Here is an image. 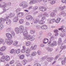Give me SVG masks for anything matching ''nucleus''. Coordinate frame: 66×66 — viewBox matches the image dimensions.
<instances>
[{"label":"nucleus","instance_id":"1","mask_svg":"<svg viewBox=\"0 0 66 66\" xmlns=\"http://www.w3.org/2000/svg\"><path fill=\"white\" fill-rule=\"evenodd\" d=\"M19 28H19L18 27H15L14 28V30L16 34H19L20 32V33L23 32V35L24 36V39H26L27 40H29L30 41H33L35 40V38L32 36L30 35H28L27 36L28 31L27 30L24 29V27L22 26H19Z\"/></svg>","mask_w":66,"mask_h":66},{"label":"nucleus","instance_id":"2","mask_svg":"<svg viewBox=\"0 0 66 66\" xmlns=\"http://www.w3.org/2000/svg\"><path fill=\"white\" fill-rule=\"evenodd\" d=\"M9 19V17H7L6 18L4 19L1 18L0 19V25H2L4 23V21H5L6 20H7Z\"/></svg>","mask_w":66,"mask_h":66},{"label":"nucleus","instance_id":"3","mask_svg":"<svg viewBox=\"0 0 66 66\" xmlns=\"http://www.w3.org/2000/svg\"><path fill=\"white\" fill-rule=\"evenodd\" d=\"M4 4V5H3L2 6V9H3V10L4 11L1 13V14H2V13H4V12L6 11V9H5V8L6 7V5H7V4H9V3H5Z\"/></svg>","mask_w":66,"mask_h":66},{"label":"nucleus","instance_id":"4","mask_svg":"<svg viewBox=\"0 0 66 66\" xmlns=\"http://www.w3.org/2000/svg\"><path fill=\"white\" fill-rule=\"evenodd\" d=\"M5 42L7 45H11L13 44V40H10L8 39H6Z\"/></svg>","mask_w":66,"mask_h":66},{"label":"nucleus","instance_id":"5","mask_svg":"<svg viewBox=\"0 0 66 66\" xmlns=\"http://www.w3.org/2000/svg\"><path fill=\"white\" fill-rule=\"evenodd\" d=\"M20 6H23V8H26L28 7V5H27V3L25 2H23L20 4Z\"/></svg>","mask_w":66,"mask_h":66},{"label":"nucleus","instance_id":"6","mask_svg":"<svg viewBox=\"0 0 66 66\" xmlns=\"http://www.w3.org/2000/svg\"><path fill=\"white\" fill-rule=\"evenodd\" d=\"M6 36L9 39H12V38H13V37L12 36V35H11L9 33H7L6 34Z\"/></svg>","mask_w":66,"mask_h":66},{"label":"nucleus","instance_id":"7","mask_svg":"<svg viewBox=\"0 0 66 66\" xmlns=\"http://www.w3.org/2000/svg\"><path fill=\"white\" fill-rule=\"evenodd\" d=\"M57 45V42L55 41H53L52 43L50 44V46L52 47Z\"/></svg>","mask_w":66,"mask_h":66},{"label":"nucleus","instance_id":"8","mask_svg":"<svg viewBox=\"0 0 66 66\" xmlns=\"http://www.w3.org/2000/svg\"><path fill=\"white\" fill-rule=\"evenodd\" d=\"M6 49V47L5 46H3L0 48V51L3 52L5 51Z\"/></svg>","mask_w":66,"mask_h":66},{"label":"nucleus","instance_id":"9","mask_svg":"<svg viewBox=\"0 0 66 66\" xmlns=\"http://www.w3.org/2000/svg\"><path fill=\"white\" fill-rule=\"evenodd\" d=\"M37 2L38 1L37 0V1L36 0H33L30 1L29 2V4H35V3H37Z\"/></svg>","mask_w":66,"mask_h":66},{"label":"nucleus","instance_id":"10","mask_svg":"<svg viewBox=\"0 0 66 66\" xmlns=\"http://www.w3.org/2000/svg\"><path fill=\"white\" fill-rule=\"evenodd\" d=\"M5 60V56H3L1 59V62H4Z\"/></svg>","mask_w":66,"mask_h":66},{"label":"nucleus","instance_id":"11","mask_svg":"<svg viewBox=\"0 0 66 66\" xmlns=\"http://www.w3.org/2000/svg\"><path fill=\"white\" fill-rule=\"evenodd\" d=\"M39 10H40V11H43V12H44L46 10V9H44V7L43 6H40L39 8Z\"/></svg>","mask_w":66,"mask_h":66},{"label":"nucleus","instance_id":"12","mask_svg":"<svg viewBox=\"0 0 66 66\" xmlns=\"http://www.w3.org/2000/svg\"><path fill=\"white\" fill-rule=\"evenodd\" d=\"M53 58L52 57H48L47 58V60L48 62H50L51 61L53 60Z\"/></svg>","mask_w":66,"mask_h":66},{"label":"nucleus","instance_id":"13","mask_svg":"<svg viewBox=\"0 0 66 66\" xmlns=\"http://www.w3.org/2000/svg\"><path fill=\"white\" fill-rule=\"evenodd\" d=\"M37 48V45H35L34 46H31V49L32 50H35V49Z\"/></svg>","mask_w":66,"mask_h":66},{"label":"nucleus","instance_id":"14","mask_svg":"<svg viewBox=\"0 0 66 66\" xmlns=\"http://www.w3.org/2000/svg\"><path fill=\"white\" fill-rule=\"evenodd\" d=\"M26 19L28 20H31L32 19L34 20V19L32 17H26Z\"/></svg>","mask_w":66,"mask_h":66},{"label":"nucleus","instance_id":"15","mask_svg":"<svg viewBox=\"0 0 66 66\" xmlns=\"http://www.w3.org/2000/svg\"><path fill=\"white\" fill-rule=\"evenodd\" d=\"M44 15L45 16H45L46 17H47V16H48V14L47 13H44V15H43V14H40L38 16V17H42L43 16H44Z\"/></svg>","mask_w":66,"mask_h":66},{"label":"nucleus","instance_id":"16","mask_svg":"<svg viewBox=\"0 0 66 66\" xmlns=\"http://www.w3.org/2000/svg\"><path fill=\"white\" fill-rule=\"evenodd\" d=\"M48 42V39L47 38H45L43 40V44H47Z\"/></svg>","mask_w":66,"mask_h":66},{"label":"nucleus","instance_id":"17","mask_svg":"<svg viewBox=\"0 0 66 66\" xmlns=\"http://www.w3.org/2000/svg\"><path fill=\"white\" fill-rule=\"evenodd\" d=\"M18 17H15L13 19V21L14 22H16L18 21Z\"/></svg>","mask_w":66,"mask_h":66},{"label":"nucleus","instance_id":"18","mask_svg":"<svg viewBox=\"0 0 66 66\" xmlns=\"http://www.w3.org/2000/svg\"><path fill=\"white\" fill-rule=\"evenodd\" d=\"M48 27L46 25H43L42 27L41 28L42 29H47Z\"/></svg>","mask_w":66,"mask_h":66},{"label":"nucleus","instance_id":"19","mask_svg":"<svg viewBox=\"0 0 66 66\" xmlns=\"http://www.w3.org/2000/svg\"><path fill=\"white\" fill-rule=\"evenodd\" d=\"M66 48V46L65 45H63V46H61L60 47V49H62L61 50V51H60V53H61V52L62 51V50H63V49H65Z\"/></svg>","mask_w":66,"mask_h":66},{"label":"nucleus","instance_id":"20","mask_svg":"<svg viewBox=\"0 0 66 66\" xmlns=\"http://www.w3.org/2000/svg\"><path fill=\"white\" fill-rule=\"evenodd\" d=\"M65 28V26H62L61 27V28L58 29V30H61V31H62L63 30V31H64V28Z\"/></svg>","mask_w":66,"mask_h":66},{"label":"nucleus","instance_id":"21","mask_svg":"<svg viewBox=\"0 0 66 66\" xmlns=\"http://www.w3.org/2000/svg\"><path fill=\"white\" fill-rule=\"evenodd\" d=\"M45 21H43V20H41L39 21L38 23L40 24H43L45 23Z\"/></svg>","mask_w":66,"mask_h":66},{"label":"nucleus","instance_id":"22","mask_svg":"<svg viewBox=\"0 0 66 66\" xmlns=\"http://www.w3.org/2000/svg\"><path fill=\"white\" fill-rule=\"evenodd\" d=\"M62 39H61V38H59V40L58 42V44L59 45H60V44L62 43Z\"/></svg>","mask_w":66,"mask_h":66},{"label":"nucleus","instance_id":"23","mask_svg":"<svg viewBox=\"0 0 66 66\" xmlns=\"http://www.w3.org/2000/svg\"><path fill=\"white\" fill-rule=\"evenodd\" d=\"M54 22H55V19H53L49 21V23H52Z\"/></svg>","mask_w":66,"mask_h":66},{"label":"nucleus","instance_id":"24","mask_svg":"<svg viewBox=\"0 0 66 66\" xmlns=\"http://www.w3.org/2000/svg\"><path fill=\"white\" fill-rule=\"evenodd\" d=\"M61 19L60 18H58L56 20H55V22H56V23H59Z\"/></svg>","mask_w":66,"mask_h":66},{"label":"nucleus","instance_id":"25","mask_svg":"<svg viewBox=\"0 0 66 66\" xmlns=\"http://www.w3.org/2000/svg\"><path fill=\"white\" fill-rule=\"evenodd\" d=\"M30 33L31 34H34L35 33V30L33 29H31L30 30Z\"/></svg>","mask_w":66,"mask_h":66},{"label":"nucleus","instance_id":"26","mask_svg":"<svg viewBox=\"0 0 66 66\" xmlns=\"http://www.w3.org/2000/svg\"><path fill=\"white\" fill-rule=\"evenodd\" d=\"M11 20H9L6 21V23L7 24L9 25L11 24Z\"/></svg>","mask_w":66,"mask_h":66},{"label":"nucleus","instance_id":"27","mask_svg":"<svg viewBox=\"0 0 66 66\" xmlns=\"http://www.w3.org/2000/svg\"><path fill=\"white\" fill-rule=\"evenodd\" d=\"M24 22V20H23V19H20L19 21V22L20 24H22V23H23Z\"/></svg>","mask_w":66,"mask_h":66},{"label":"nucleus","instance_id":"28","mask_svg":"<svg viewBox=\"0 0 66 66\" xmlns=\"http://www.w3.org/2000/svg\"><path fill=\"white\" fill-rule=\"evenodd\" d=\"M4 43V40L3 39L0 38V44Z\"/></svg>","mask_w":66,"mask_h":66},{"label":"nucleus","instance_id":"29","mask_svg":"<svg viewBox=\"0 0 66 66\" xmlns=\"http://www.w3.org/2000/svg\"><path fill=\"white\" fill-rule=\"evenodd\" d=\"M5 59L6 61H8L10 60V58L9 56L7 55L6 56V57H5Z\"/></svg>","mask_w":66,"mask_h":66},{"label":"nucleus","instance_id":"30","mask_svg":"<svg viewBox=\"0 0 66 66\" xmlns=\"http://www.w3.org/2000/svg\"><path fill=\"white\" fill-rule=\"evenodd\" d=\"M20 15H21L22 16H23L24 15V13L23 12H19L17 13V16H19Z\"/></svg>","mask_w":66,"mask_h":66},{"label":"nucleus","instance_id":"31","mask_svg":"<svg viewBox=\"0 0 66 66\" xmlns=\"http://www.w3.org/2000/svg\"><path fill=\"white\" fill-rule=\"evenodd\" d=\"M22 64L23 65H25L27 63V61L26 60H24L22 61Z\"/></svg>","mask_w":66,"mask_h":66},{"label":"nucleus","instance_id":"32","mask_svg":"<svg viewBox=\"0 0 66 66\" xmlns=\"http://www.w3.org/2000/svg\"><path fill=\"white\" fill-rule=\"evenodd\" d=\"M37 53L36 52H33L31 53V55L35 56L36 55Z\"/></svg>","mask_w":66,"mask_h":66},{"label":"nucleus","instance_id":"33","mask_svg":"<svg viewBox=\"0 0 66 66\" xmlns=\"http://www.w3.org/2000/svg\"><path fill=\"white\" fill-rule=\"evenodd\" d=\"M15 51L16 52V53L17 54H19V53H20V49H18L17 50H15Z\"/></svg>","mask_w":66,"mask_h":66},{"label":"nucleus","instance_id":"34","mask_svg":"<svg viewBox=\"0 0 66 66\" xmlns=\"http://www.w3.org/2000/svg\"><path fill=\"white\" fill-rule=\"evenodd\" d=\"M55 13L54 12H52L51 14V16L52 17H54L55 16Z\"/></svg>","mask_w":66,"mask_h":66},{"label":"nucleus","instance_id":"35","mask_svg":"<svg viewBox=\"0 0 66 66\" xmlns=\"http://www.w3.org/2000/svg\"><path fill=\"white\" fill-rule=\"evenodd\" d=\"M47 49L49 52H51L52 51V49L50 47H47Z\"/></svg>","mask_w":66,"mask_h":66},{"label":"nucleus","instance_id":"36","mask_svg":"<svg viewBox=\"0 0 66 66\" xmlns=\"http://www.w3.org/2000/svg\"><path fill=\"white\" fill-rule=\"evenodd\" d=\"M65 8V6H64L63 7L60 6V10H64Z\"/></svg>","mask_w":66,"mask_h":66},{"label":"nucleus","instance_id":"37","mask_svg":"<svg viewBox=\"0 0 66 66\" xmlns=\"http://www.w3.org/2000/svg\"><path fill=\"white\" fill-rule=\"evenodd\" d=\"M24 57V56L23 55H21L20 56V59L21 60L23 59Z\"/></svg>","mask_w":66,"mask_h":66},{"label":"nucleus","instance_id":"38","mask_svg":"<svg viewBox=\"0 0 66 66\" xmlns=\"http://www.w3.org/2000/svg\"><path fill=\"white\" fill-rule=\"evenodd\" d=\"M39 19L38 18H36L35 20V21H34V23H37L39 21Z\"/></svg>","mask_w":66,"mask_h":66},{"label":"nucleus","instance_id":"39","mask_svg":"<svg viewBox=\"0 0 66 66\" xmlns=\"http://www.w3.org/2000/svg\"><path fill=\"white\" fill-rule=\"evenodd\" d=\"M30 52V50L29 48H27L26 51V52L27 53H29Z\"/></svg>","mask_w":66,"mask_h":66},{"label":"nucleus","instance_id":"40","mask_svg":"<svg viewBox=\"0 0 66 66\" xmlns=\"http://www.w3.org/2000/svg\"><path fill=\"white\" fill-rule=\"evenodd\" d=\"M18 42L17 41H15L13 43V45L14 46H16L17 44H18Z\"/></svg>","mask_w":66,"mask_h":66},{"label":"nucleus","instance_id":"41","mask_svg":"<svg viewBox=\"0 0 66 66\" xmlns=\"http://www.w3.org/2000/svg\"><path fill=\"white\" fill-rule=\"evenodd\" d=\"M34 66H41V65L39 63H37L35 64L34 65Z\"/></svg>","mask_w":66,"mask_h":66},{"label":"nucleus","instance_id":"42","mask_svg":"<svg viewBox=\"0 0 66 66\" xmlns=\"http://www.w3.org/2000/svg\"><path fill=\"white\" fill-rule=\"evenodd\" d=\"M37 53L38 55H41L42 54V52L39 50H38L37 52Z\"/></svg>","mask_w":66,"mask_h":66},{"label":"nucleus","instance_id":"43","mask_svg":"<svg viewBox=\"0 0 66 66\" xmlns=\"http://www.w3.org/2000/svg\"><path fill=\"white\" fill-rule=\"evenodd\" d=\"M55 3V1H51L50 2V3L51 4H54Z\"/></svg>","mask_w":66,"mask_h":66},{"label":"nucleus","instance_id":"44","mask_svg":"<svg viewBox=\"0 0 66 66\" xmlns=\"http://www.w3.org/2000/svg\"><path fill=\"white\" fill-rule=\"evenodd\" d=\"M30 44H31V42H28L26 43V45L27 46H29V45H30Z\"/></svg>","mask_w":66,"mask_h":66},{"label":"nucleus","instance_id":"45","mask_svg":"<svg viewBox=\"0 0 66 66\" xmlns=\"http://www.w3.org/2000/svg\"><path fill=\"white\" fill-rule=\"evenodd\" d=\"M54 33H57L59 32V30H57L55 29L54 30Z\"/></svg>","mask_w":66,"mask_h":66},{"label":"nucleus","instance_id":"46","mask_svg":"<svg viewBox=\"0 0 66 66\" xmlns=\"http://www.w3.org/2000/svg\"><path fill=\"white\" fill-rule=\"evenodd\" d=\"M62 65H65L66 63V62H65V61L64 60V61H62Z\"/></svg>","mask_w":66,"mask_h":66},{"label":"nucleus","instance_id":"47","mask_svg":"<svg viewBox=\"0 0 66 66\" xmlns=\"http://www.w3.org/2000/svg\"><path fill=\"white\" fill-rule=\"evenodd\" d=\"M15 51H14V49H12L10 51V53H13Z\"/></svg>","mask_w":66,"mask_h":66},{"label":"nucleus","instance_id":"48","mask_svg":"<svg viewBox=\"0 0 66 66\" xmlns=\"http://www.w3.org/2000/svg\"><path fill=\"white\" fill-rule=\"evenodd\" d=\"M10 16H11L12 17H14V16L15 15V14H13L12 13H11L10 14H9Z\"/></svg>","mask_w":66,"mask_h":66},{"label":"nucleus","instance_id":"49","mask_svg":"<svg viewBox=\"0 0 66 66\" xmlns=\"http://www.w3.org/2000/svg\"><path fill=\"white\" fill-rule=\"evenodd\" d=\"M11 34L13 35V36H14L15 35V33L13 31H12L11 32Z\"/></svg>","mask_w":66,"mask_h":66},{"label":"nucleus","instance_id":"50","mask_svg":"<svg viewBox=\"0 0 66 66\" xmlns=\"http://www.w3.org/2000/svg\"><path fill=\"white\" fill-rule=\"evenodd\" d=\"M64 13L65 12H64V11H62L60 13V15H63Z\"/></svg>","mask_w":66,"mask_h":66},{"label":"nucleus","instance_id":"51","mask_svg":"<svg viewBox=\"0 0 66 66\" xmlns=\"http://www.w3.org/2000/svg\"><path fill=\"white\" fill-rule=\"evenodd\" d=\"M52 33L51 32H49L47 34V35L48 36H51L52 35Z\"/></svg>","mask_w":66,"mask_h":66},{"label":"nucleus","instance_id":"52","mask_svg":"<svg viewBox=\"0 0 66 66\" xmlns=\"http://www.w3.org/2000/svg\"><path fill=\"white\" fill-rule=\"evenodd\" d=\"M46 58L45 57H42L41 59V61L43 62L44 61V60H45Z\"/></svg>","mask_w":66,"mask_h":66},{"label":"nucleus","instance_id":"53","mask_svg":"<svg viewBox=\"0 0 66 66\" xmlns=\"http://www.w3.org/2000/svg\"><path fill=\"white\" fill-rule=\"evenodd\" d=\"M46 17H43L42 18V20H46Z\"/></svg>","mask_w":66,"mask_h":66},{"label":"nucleus","instance_id":"54","mask_svg":"<svg viewBox=\"0 0 66 66\" xmlns=\"http://www.w3.org/2000/svg\"><path fill=\"white\" fill-rule=\"evenodd\" d=\"M54 38L53 37V36H52L50 38V40L51 41V40H53V39H54Z\"/></svg>","mask_w":66,"mask_h":66},{"label":"nucleus","instance_id":"55","mask_svg":"<svg viewBox=\"0 0 66 66\" xmlns=\"http://www.w3.org/2000/svg\"><path fill=\"white\" fill-rule=\"evenodd\" d=\"M38 8L37 6H36L34 7V10H36Z\"/></svg>","mask_w":66,"mask_h":66},{"label":"nucleus","instance_id":"56","mask_svg":"<svg viewBox=\"0 0 66 66\" xmlns=\"http://www.w3.org/2000/svg\"><path fill=\"white\" fill-rule=\"evenodd\" d=\"M40 46L41 47H45V44L42 43L40 45Z\"/></svg>","mask_w":66,"mask_h":66},{"label":"nucleus","instance_id":"57","mask_svg":"<svg viewBox=\"0 0 66 66\" xmlns=\"http://www.w3.org/2000/svg\"><path fill=\"white\" fill-rule=\"evenodd\" d=\"M14 62V60H12L10 61V64H13Z\"/></svg>","mask_w":66,"mask_h":66},{"label":"nucleus","instance_id":"58","mask_svg":"<svg viewBox=\"0 0 66 66\" xmlns=\"http://www.w3.org/2000/svg\"><path fill=\"white\" fill-rule=\"evenodd\" d=\"M25 25L27 26H29L30 25V24L28 22H27L25 23Z\"/></svg>","mask_w":66,"mask_h":66},{"label":"nucleus","instance_id":"59","mask_svg":"<svg viewBox=\"0 0 66 66\" xmlns=\"http://www.w3.org/2000/svg\"><path fill=\"white\" fill-rule=\"evenodd\" d=\"M21 51L22 53H24L25 52V50L23 49H22L21 50Z\"/></svg>","mask_w":66,"mask_h":66},{"label":"nucleus","instance_id":"60","mask_svg":"<svg viewBox=\"0 0 66 66\" xmlns=\"http://www.w3.org/2000/svg\"><path fill=\"white\" fill-rule=\"evenodd\" d=\"M16 66H22L21 64L20 63H18L17 64Z\"/></svg>","mask_w":66,"mask_h":66},{"label":"nucleus","instance_id":"61","mask_svg":"<svg viewBox=\"0 0 66 66\" xmlns=\"http://www.w3.org/2000/svg\"><path fill=\"white\" fill-rule=\"evenodd\" d=\"M59 57V55L57 56L55 58V60H57V59H58Z\"/></svg>","mask_w":66,"mask_h":66},{"label":"nucleus","instance_id":"62","mask_svg":"<svg viewBox=\"0 0 66 66\" xmlns=\"http://www.w3.org/2000/svg\"><path fill=\"white\" fill-rule=\"evenodd\" d=\"M61 1L62 3H66V0H62Z\"/></svg>","mask_w":66,"mask_h":66},{"label":"nucleus","instance_id":"63","mask_svg":"<svg viewBox=\"0 0 66 66\" xmlns=\"http://www.w3.org/2000/svg\"><path fill=\"white\" fill-rule=\"evenodd\" d=\"M3 28V25H1L0 26V29H2V28Z\"/></svg>","mask_w":66,"mask_h":66},{"label":"nucleus","instance_id":"64","mask_svg":"<svg viewBox=\"0 0 66 66\" xmlns=\"http://www.w3.org/2000/svg\"><path fill=\"white\" fill-rule=\"evenodd\" d=\"M44 64L46 66H47V64H48V62L47 61H45L44 62Z\"/></svg>","mask_w":66,"mask_h":66}]
</instances>
